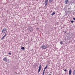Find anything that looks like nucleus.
<instances>
[{
  "label": "nucleus",
  "mask_w": 75,
  "mask_h": 75,
  "mask_svg": "<svg viewBox=\"0 0 75 75\" xmlns=\"http://www.w3.org/2000/svg\"><path fill=\"white\" fill-rule=\"evenodd\" d=\"M47 48V45H43L41 47V48L42 50H45Z\"/></svg>",
  "instance_id": "f257e3e1"
},
{
  "label": "nucleus",
  "mask_w": 75,
  "mask_h": 75,
  "mask_svg": "<svg viewBox=\"0 0 75 75\" xmlns=\"http://www.w3.org/2000/svg\"><path fill=\"white\" fill-rule=\"evenodd\" d=\"M7 32V29L6 28H4L3 29L2 31V33L3 34H4V33H6Z\"/></svg>",
  "instance_id": "f03ea898"
},
{
  "label": "nucleus",
  "mask_w": 75,
  "mask_h": 75,
  "mask_svg": "<svg viewBox=\"0 0 75 75\" xmlns=\"http://www.w3.org/2000/svg\"><path fill=\"white\" fill-rule=\"evenodd\" d=\"M48 0L45 1V3H44L45 6H47V5H48Z\"/></svg>",
  "instance_id": "7ed1b4c3"
},
{
  "label": "nucleus",
  "mask_w": 75,
  "mask_h": 75,
  "mask_svg": "<svg viewBox=\"0 0 75 75\" xmlns=\"http://www.w3.org/2000/svg\"><path fill=\"white\" fill-rule=\"evenodd\" d=\"M41 65H40L39 67V69L38 70V72L39 73L40 72V71H41Z\"/></svg>",
  "instance_id": "20e7f679"
},
{
  "label": "nucleus",
  "mask_w": 75,
  "mask_h": 75,
  "mask_svg": "<svg viewBox=\"0 0 75 75\" xmlns=\"http://www.w3.org/2000/svg\"><path fill=\"white\" fill-rule=\"evenodd\" d=\"M3 60L5 62H7V57H4L3 59Z\"/></svg>",
  "instance_id": "39448f33"
},
{
  "label": "nucleus",
  "mask_w": 75,
  "mask_h": 75,
  "mask_svg": "<svg viewBox=\"0 0 75 75\" xmlns=\"http://www.w3.org/2000/svg\"><path fill=\"white\" fill-rule=\"evenodd\" d=\"M6 35H7V34L5 33V35H4V36L1 39L3 40V39H4V38L5 37H6Z\"/></svg>",
  "instance_id": "423d86ee"
},
{
  "label": "nucleus",
  "mask_w": 75,
  "mask_h": 75,
  "mask_svg": "<svg viewBox=\"0 0 75 75\" xmlns=\"http://www.w3.org/2000/svg\"><path fill=\"white\" fill-rule=\"evenodd\" d=\"M69 75H71V74L72 73V70L71 69H70L69 71Z\"/></svg>",
  "instance_id": "0eeeda50"
},
{
  "label": "nucleus",
  "mask_w": 75,
  "mask_h": 75,
  "mask_svg": "<svg viewBox=\"0 0 75 75\" xmlns=\"http://www.w3.org/2000/svg\"><path fill=\"white\" fill-rule=\"evenodd\" d=\"M68 3H69V1H68V0H66L65 1V4H68Z\"/></svg>",
  "instance_id": "6e6552de"
},
{
  "label": "nucleus",
  "mask_w": 75,
  "mask_h": 75,
  "mask_svg": "<svg viewBox=\"0 0 75 75\" xmlns=\"http://www.w3.org/2000/svg\"><path fill=\"white\" fill-rule=\"evenodd\" d=\"M29 31H33V28H29Z\"/></svg>",
  "instance_id": "1a4fd4ad"
},
{
  "label": "nucleus",
  "mask_w": 75,
  "mask_h": 75,
  "mask_svg": "<svg viewBox=\"0 0 75 75\" xmlns=\"http://www.w3.org/2000/svg\"><path fill=\"white\" fill-rule=\"evenodd\" d=\"M21 50H25V48H24V47H22L21 48Z\"/></svg>",
  "instance_id": "9d476101"
},
{
  "label": "nucleus",
  "mask_w": 75,
  "mask_h": 75,
  "mask_svg": "<svg viewBox=\"0 0 75 75\" xmlns=\"http://www.w3.org/2000/svg\"><path fill=\"white\" fill-rule=\"evenodd\" d=\"M53 1V0H49V2L50 3H51Z\"/></svg>",
  "instance_id": "9b49d317"
},
{
  "label": "nucleus",
  "mask_w": 75,
  "mask_h": 75,
  "mask_svg": "<svg viewBox=\"0 0 75 75\" xmlns=\"http://www.w3.org/2000/svg\"><path fill=\"white\" fill-rule=\"evenodd\" d=\"M60 44H61L62 45V44H63V42L62 41H61L60 42Z\"/></svg>",
  "instance_id": "f8f14e48"
},
{
  "label": "nucleus",
  "mask_w": 75,
  "mask_h": 75,
  "mask_svg": "<svg viewBox=\"0 0 75 75\" xmlns=\"http://www.w3.org/2000/svg\"><path fill=\"white\" fill-rule=\"evenodd\" d=\"M54 14H55V12H53L52 14V15H54Z\"/></svg>",
  "instance_id": "ddd939ff"
},
{
  "label": "nucleus",
  "mask_w": 75,
  "mask_h": 75,
  "mask_svg": "<svg viewBox=\"0 0 75 75\" xmlns=\"http://www.w3.org/2000/svg\"><path fill=\"white\" fill-rule=\"evenodd\" d=\"M47 68H48V66H46V67H45L44 69H47Z\"/></svg>",
  "instance_id": "4468645a"
},
{
  "label": "nucleus",
  "mask_w": 75,
  "mask_h": 75,
  "mask_svg": "<svg viewBox=\"0 0 75 75\" xmlns=\"http://www.w3.org/2000/svg\"><path fill=\"white\" fill-rule=\"evenodd\" d=\"M44 73H45V72L44 71H43V73H42V75H44Z\"/></svg>",
  "instance_id": "2eb2a0df"
},
{
  "label": "nucleus",
  "mask_w": 75,
  "mask_h": 75,
  "mask_svg": "<svg viewBox=\"0 0 75 75\" xmlns=\"http://www.w3.org/2000/svg\"><path fill=\"white\" fill-rule=\"evenodd\" d=\"M71 23H73L74 22V21H71Z\"/></svg>",
  "instance_id": "dca6fc26"
},
{
  "label": "nucleus",
  "mask_w": 75,
  "mask_h": 75,
  "mask_svg": "<svg viewBox=\"0 0 75 75\" xmlns=\"http://www.w3.org/2000/svg\"><path fill=\"white\" fill-rule=\"evenodd\" d=\"M8 54H9V55H11V52H9V53H8Z\"/></svg>",
  "instance_id": "f3484780"
},
{
  "label": "nucleus",
  "mask_w": 75,
  "mask_h": 75,
  "mask_svg": "<svg viewBox=\"0 0 75 75\" xmlns=\"http://www.w3.org/2000/svg\"><path fill=\"white\" fill-rule=\"evenodd\" d=\"M73 20H74L75 21V18H73Z\"/></svg>",
  "instance_id": "a211bd4d"
},
{
  "label": "nucleus",
  "mask_w": 75,
  "mask_h": 75,
  "mask_svg": "<svg viewBox=\"0 0 75 75\" xmlns=\"http://www.w3.org/2000/svg\"><path fill=\"white\" fill-rule=\"evenodd\" d=\"M45 69H44V70H43V72H45Z\"/></svg>",
  "instance_id": "6ab92c4d"
},
{
  "label": "nucleus",
  "mask_w": 75,
  "mask_h": 75,
  "mask_svg": "<svg viewBox=\"0 0 75 75\" xmlns=\"http://www.w3.org/2000/svg\"><path fill=\"white\" fill-rule=\"evenodd\" d=\"M64 71L65 72H66V71H67V70H66V69L64 70Z\"/></svg>",
  "instance_id": "aec40b11"
},
{
  "label": "nucleus",
  "mask_w": 75,
  "mask_h": 75,
  "mask_svg": "<svg viewBox=\"0 0 75 75\" xmlns=\"http://www.w3.org/2000/svg\"><path fill=\"white\" fill-rule=\"evenodd\" d=\"M37 30H40V28H37Z\"/></svg>",
  "instance_id": "412c9836"
},
{
  "label": "nucleus",
  "mask_w": 75,
  "mask_h": 75,
  "mask_svg": "<svg viewBox=\"0 0 75 75\" xmlns=\"http://www.w3.org/2000/svg\"><path fill=\"white\" fill-rule=\"evenodd\" d=\"M48 75H52L51 74H49Z\"/></svg>",
  "instance_id": "4be33fe9"
},
{
  "label": "nucleus",
  "mask_w": 75,
  "mask_h": 75,
  "mask_svg": "<svg viewBox=\"0 0 75 75\" xmlns=\"http://www.w3.org/2000/svg\"><path fill=\"white\" fill-rule=\"evenodd\" d=\"M65 33H66V32H65Z\"/></svg>",
  "instance_id": "5701e85b"
}]
</instances>
